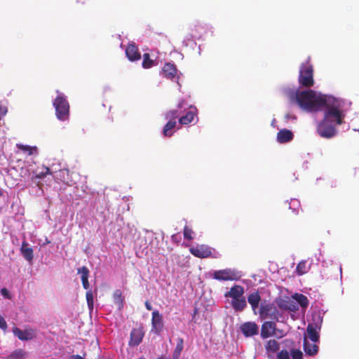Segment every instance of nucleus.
Masks as SVG:
<instances>
[{
	"label": "nucleus",
	"instance_id": "39448f33",
	"mask_svg": "<svg viewBox=\"0 0 359 359\" xmlns=\"http://www.w3.org/2000/svg\"><path fill=\"white\" fill-rule=\"evenodd\" d=\"M57 118L62 121H67L69 117V104L66 97L62 95H58L53 103Z\"/></svg>",
	"mask_w": 359,
	"mask_h": 359
},
{
	"label": "nucleus",
	"instance_id": "f03ea898",
	"mask_svg": "<svg viewBox=\"0 0 359 359\" xmlns=\"http://www.w3.org/2000/svg\"><path fill=\"white\" fill-rule=\"evenodd\" d=\"M295 100L302 109L309 111H319L337 100L332 96L317 95L312 90L296 92Z\"/></svg>",
	"mask_w": 359,
	"mask_h": 359
},
{
	"label": "nucleus",
	"instance_id": "423d86ee",
	"mask_svg": "<svg viewBox=\"0 0 359 359\" xmlns=\"http://www.w3.org/2000/svg\"><path fill=\"white\" fill-rule=\"evenodd\" d=\"M258 314L260 318L263 320L269 318L276 321H278L281 316L276 306L271 303H266V301L261 303Z\"/></svg>",
	"mask_w": 359,
	"mask_h": 359
},
{
	"label": "nucleus",
	"instance_id": "412c9836",
	"mask_svg": "<svg viewBox=\"0 0 359 359\" xmlns=\"http://www.w3.org/2000/svg\"><path fill=\"white\" fill-rule=\"evenodd\" d=\"M77 272L81 275V278L83 288L88 290L90 287L88 282L89 269L86 266H83L81 268L78 269Z\"/></svg>",
	"mask_w": 359,
	"mask_h": 359
},
{
	"label": "nucleus",
	"instance_id": "9b49d317",
	"mask_svg": "<svg viewBox=\"0 0 359 359\" xmlns=\"http://www.w3.org/2000/svg\"><path fill=\"white\" fill-rule=\"evenodd\" d=\"M283 343L285 347L290 349L292 359H303V353L299 348H296L294 341L286 339Z\"/></svg>",
	"mask_w": 359,
	"mask_h": 359
},
{
	"label": "nucleus",
	"instance_id": "de8ad7c7",
	"mask_svg": "<svg viewBox=\"0 0 359 359\" xmlns=\"http://www.w3.org/2000/svg\"><path fill=\"white\" fill-rule=\"evenodd\" d=\"M183 103H184V102H183V101H182L181 102H180V103L178 104V106H177V107H178V108H182V105H183Z\"/></svg>",
	"mask_w": 359,
	"mask_h": 359
},
{
	"label": "nucleus",
	"instance_id": "c03bdc74",
	"mask_svg": "<svg viewBox=\"0 0 359 359\" xmlns=\"http://www.w3.org/2000/svg\"><path fill=\"white\" fill-rule=\"evenodd\" d=\"M71 359H84L82 356L79 355H72L70 357Z\"/></svg>",
	"mask_w": 359,
	"mask_h": 359
},
{
	"label": "nucleus",
	"instance_id": "a18cd8bd",
	"mask_svg": "<svg viewBox=\"0 0 359 359\" xmlns=\"http://www.w3.org/2000/svg\"><path fill=\"white\" fill-rule=\"evenodd\" d=\"M76 3L84 4L87 0H75Z\"/></svg>",
	"mask_w": 359,
	"mask_h": 359
},
{
	"label": "nucleus",
	"instance_id": "5701e85b",
	"mask_svg": "<svg viewBox=\"0 0 359 359\" xmlns=\"http://www.w3.org/2000/svg\"><path fill=\"white\" fill-rule=\"evenodd\" d=\"M16 147L22 153L28 156L38 154V148L35 146L32 147L19 143L16 144Z\"/></svg>",
	"mask_w": 359,
	"mask_h": 359
},
{
	"label": "nucleus",
	"instance_id": "b1692460",
	"mask_svg": "<svg viewBox=\"0 0 359 359\" xmlns=\"http://www.w3.org/2000/svg\"><path fill=\"white\" fill-rule=\"evenodd\" d=\"M21 252L23 257L28 262H32L34 257L33 249L28 247V243L26 241H23L21 247Z\"/></svg>",
	"mask_w": 359,
	"mask_h": 359
},
{
	"label": "nucleus",
	"instance_id": "7c9ffc66",
	"mask_svg": "<svg viewBox=\"0 0 359 359\" xmlns=\"http://www.w3.org/2000/svg\"><path fill=\"white\" fill-rule=\"evenodd\" d=\"M113 298L115 304L118 305V308L122 309L123 307L124 299L120 290L114 291Z\"/></svg>",
	"mask_w": 359,
	"mask_h": 359
},
{
	"label": "nucleus",
	"instance_id": "4c0bfd02",
	"mask_svg": "<svg viewBox=\"0 0 359 359\" xmlns=\"http://www.w3.org/2000/svg\"><path fill=\"white\" fill-rule=\"evenodd\" d=\"M193 233H194V231L191 228H189L187 226H184V230H183V234H184V237L185 239H187L189 241L192 240L193 239V236H192Z\"/></svg>",
	"mask_w": 359,
	"mask_h": 359
},
{
	"label": "nucleus",
	"instance_id": "9d476101",
	"mask_svg": "<svg viewBox=\"0 0 359 359\" xmlns=\"http://www.w3.org/2000/svg\"><path fill=\"white\" fill-rule=\"evenodd\" d=\"M13 332L15 337L22 341L31 340L35 337V332L32 329L22 330L18 327H14Z\"/></svg>",
	"mask_w": 359,
	"mask_h": 359
},
{
	"label": "nucleus",
	"instance_id": "1a4fd4ad",
	"mask_svg": "<svg viewBox=\"0 0 359 359\" xmlns=\"http://www.w3.org/2000/svg\"><path fill=\"white\" fill-rule=\"evenodd\" d=\"M241 332L246 337L258 334L259 326L255 322H246L240 327Z\"/></svg>",
	"mask_w": 359,
	"mask_h": 359
},
{
	"label": "nucleus",
	"instance_id": "6ab92c4d",
	"mask_svg": "<svg viewBox=\"0 0 359 359\" xmlns=\"http://www.w3.org/2000/svg\"><path fill=\"white\" fill-rule=\"evenodd\" d=\"M307 337V339H310L311 342L318 343L319 342L320 335L318 332L316 330V327L313 324H309L306 327V334H305Z\"/></svg>",
	"mask_w": 359,
	"mask_h": 359
},
{
	"label": "nucleus",
	"instance_id": "2f4dec72",
	"mask_svg": "<svg viewBox=\"0 0 359 359\" xmlns=\"http://www.w3.org/2000/svg\"><path fill=\"white\" fill-rule=\"evenodd\" d=\"M154 61L150 58L149 53H144L143 55V61L142 63V67L144 69H149L153 67Z\"/></svg>",
	"mask_w": 359,
	"mask_h": 359
},
{
	"label": "nucleus",
	"instance_id": "a878e982",
	"mask_svg": "<svg viewBox=\"0 0 359 359\" xmlns=\"http://www.w3.org/2000/svg\"><path fill=\"white\" fill-rule=\"evenodd\" d=\"M204 28L200 25H195L191 29V33L187 36L188 40L199 39L202 36V31Z\"/></svg>",
	"mask_w": 359,
	"mask_h": 359
},
{
	"label": "nucleus",
	"instance_id": "aec40b11",
	"mask_svg": "<svg viewBox=\"0 0 359 359\" xmlns=\"http://www.w3.org/2000/svg\"><path fill=\"white\" fill-rule=\"evenodd\" d=\"M294 135L287 129H282L277 133V140L279 143H286L292 140Z\"/></svg>",
	"mask_w": 359,
	"mask_h": 359
},
{
	"label": "nucleus",
	"instance_id": "09e8293b",
	"mask_svg": "<svg viewBox=\"0 0 359 359\" xmlns=\"http://www.w3.org/2000/svg\"><path fill=\"white\" fill-rule=\"evenodd\" d=\"M180 355H177V357L176 358L175 353H173V354H172V359H180Z\"/></svg>",
	"mask_w": 359,
	"mask_h": 359
},
{
	"label": "nucleus",
	"instance_id": "6e6552de",
	"mask_svg": "<svg viewBox=\"0 0 359 359\" xmlns=\"http://www.w3.org/2000/svg\"><path fill=\"white\" fill-rule=\"evenodd\" d=\"M189 252L198 258H207L211 256L212 250L206 245H197L189 248Z\"/></svg>",
	"mask_w": 359,
	"mask_h": 359
},
{
	"label": "nucleus",
	"instance_id": "49530a36",
	"mask_svg": "<svg viewBox=\"0 0 359 359\" xmlns=\"http://www.w3.org/2000/svg\"><path fill=\"white\" fill-rule=\"evenodd\" d=\"M280 306L281 308H284V309H290V310H291V309H292L290 308V306H287V305H285V306L280 305Z\"/></svg>",
	"mask_w": 359,
	"mask_h": 359
},
{
	"label": "nucleus",
	"instance_id": "4be33fe9",
	"mask_svg": "<svg viewBox=\"0 0 359 359\" xmlns=\"http://www.w3.org/2000/svg\"><path fill=\"white\" fill-rule=\"evenodd\" d=\"M151 324L154 329L161 330L163 326V319L158 311H154L152 313Z\"/></svg>",
	"mask_w": 359,
	"mask_h": 359
},
{
	"label": "nucleus",
	"instance_id": "58836bf2",
	"mask_svg": "<svg viewBox=\"0 0 359 359\" xmlns=\"http://www.w3.org/2000/svg\"><path fill=\"white\" fill-rule=\"evenodd\" d=\"M277 359H290L289 352L287 350H281L277 353Z\"/></svg>",
	"mask_w": 359,
	"mask_h": 359
},
{
	"label": "nucleus",
	"instance_id": "72a5a7b5",
	"mask_svg": "<svg viewBox=\"0 0 359 359\" xmlns=\"http://www.w3.org/2000/svg\"><path fill=\"white\" fill-rule=\"evenodd\" d=\"M296 300L302 308H306L309 305V300L304 294H297Z\"/></svg>",
	"mask_w": 359,
	"mask_h": 359
},
{
	"label": "nucleus",
	"instance_id": "2eb2a0df",
	"mask_svg": "<svg viewBox=\"0 0 359 359\" xmlns=\"http://www.w3.org/2000/svg\"><path fill=\"white\" fill-rule=\"evenodd\" d=\"M57 177L63 183L72 186L76 184V181L72 178L70 175V171L68 169L64 168L58 171Z\"/></svg>",
	"mask_w": 359,
	"mask_h": 359
},
{
	"label": "nucleus",
	"instance_id": "0eeeda50",
	"mask_svg": "<svg viewBox=\"0 0 359 359\" xmlns=\"http://www.w3.org/2000/svg\"><path fill=\"white\" fill-rule=\"evenodd\" d=\"M213 278L218 280H238L240 276L238 273L234 269H226L222 270L215 271L213 273Z\"/></svg>",
	"mask_w": 359,
	"mask_h": 359
},
{
	"label": "nucleus",
	"instance_id": "7ed1b4c3",
	"mask_svg": "<svg viewBox=\"0 0 359 359\" xmlns=\"http://www.w3.org/2000/svg\"><path fill=\"white\" fill-rule=\"evenodd\" d=\"M244 292L245 290L242 285H235L224 294L226 297L231 298V306L235 311H243L247 306Z\"/></svg>",
	"mask_w": 359,
	"mask_h": 359
},
{
	"label": "nucleus",
	"instance_id": "cd10ccee",
	"mask_svg": "<svg viewBox=\"0 0 359 359\" xmlns=\"http://www.w3.org/2000/svg\"><path fill=\"white\" fill-rule=\"evenodd\" d=\"M310 266L307 265L306 260H302L297 264L296 267V273L298 276H302L309 272Z\"/></svg>",
	"mask_w": 359,
	"mask_h": 359
},
{
	"label": "nucleus",
	"instance_id": "473e14b6",
	"mask_svg": "<svg viewBox=\"0 0 359 359\" xmlns=\"http://www.w3.org/2000/svg\"><path fill=\"white\" fill-rule=\"evenodd\" d=\"M183 348H184V340L182 338L179 337L177 339L176 347L173 351L176 358L177 357V355H180L181 352L183 350Z\"/></svg>",
	"mask_w": 359,
	"mask_h": 359
},
{
	"label": "nucleus",
	"instance_id": "f704fd0d",
	"mask_svg": "<svg viewBox=\"0 0 359 359\" xmlns=\"http://www.w3.org/2000/svg\"><path fill=\"white\" fill-rule=\"evenodd\" d=\"M87 304L89 310L91 311L93 309V294L91 290H88L86 294Z\"/></svg>",
	"mask_w": 359,
	"mask_h": 359
},
{
	"label": "nucleus",
	"instance_id": "c85d7f7f",
	"mask_svg": "<svg viewBox=\"0 0 359 359\" xmlns=\"http://www.w3.org/2000/svg\"><path fill=\"white\" fill-rule=\"evenodd\" d=\"M195 116L196 114L192 111H189L184 116L179 118V123L181 125H188L194 121Z\"/></svg>",
	"mask_w": 359,
	"mask_h": 359
},
{
	"label": "nucleus",
	"instance_id": "ddd939ff",
	"mask_svg": "<svg viewBox=\"0 0 359 359\" xmlns=\"http://www.w3.org/2000/svg\"><path fill=\"white\" fill-rule=\"evenodd\" d=\"M144 335V332L142 327L133 329L130 332V345L133 346L139 345L142 342Z\"/></svg>",
	"mask_w": 359,
	"mask_h": 359
},
{
	"label": "nucleus",
	"instance_id": "f3484780",
	"mask_svg": "<svg viewBox=\"0 0 359 359\" xmlns=\"http://www.w3.org/2000/svg\"><path fill=\"white\" fill-rule=\"evenodd\" d=\"M248 302L250 304L254 313L257 314V310L258 309L261 302L259 292L258 291L251 292L248 297Z\"/></svg>",
	"mask_w": 359,
	"mask_h": 359
},
{
	"label": "nucleus",
	"instance_id": "a211bd4d",
	"mask_svg": "<svg viewBox=\"0 0 359 359\" xmlns=\"http://www.w3.org/2000/svg\"><path fill=\"white\" fill-rule=\"evenodd\" d=\"M177 69L175 65L170 62L165 63L162 69V74L168 79H174L176 76Z\"/></svg>",
	"mask_w": 359,
	"mask_h": 359
},
{
	"label": "nucleus",
	"instance_id": "e433bc0d",
	"mask_svg": "<svg viewBox=\"0 0 359 359\" xmlns=\"http://www.w3.org/2000/svg\"><path fill=\"white\" fill-rule=\"evenodd\" d=\"M25 351L22 349H16L10 355L13 359H24Z\"/></svg>",
	"mask_w": 359,
	"mask_h": 359
},
{
	"label": "nucleus",
	"instance_id": "8fccbe9b",
	"mask_svg": "<svg viewBox=\"0 0 359 359\" xmlns=\"http://www.w3.org/2000/svg\"><path fill=\"white\" fill-rule=\"evenodd\" d=\"M2 194H3V193H2L1 190L0 189V196H1Z\"/></svg>",
	"mask_w": 359,
	"mask_h": 359
},
{
	"label": "nucleus",
	"instance_id": "f257e3e1",
	"mask_svg": "<svg viewBox=\"0 0 359 359\" xmlns=\"http://www.w3.org/2000/svg\"><path fill=\"white\" fill-rule=\"evenodd\" d=\"M345 114L340 109V102L337 100L325 108L323 118L317 123V134L325 139L334 137L337 130L336 126L341 125L344 121Z\"/></svg>",
	"mask_w": 359,
	"mask_h": 359
},
{
	"label": "nucleus",
	"instance_id": "c9c22d12",
	"mask_svg": "<svg viewBox=\"0 0 359 359\" xmlns=\"http://www.w3.org/2000/svg\"><path fill=\"white\" fill-rule=\"evenodd\" d=\"M179 111L177 109H171L166 112L165 118L168 120H175L176 121L177 118L179 116Z\"/></svg>",
	"mask_w": 359,
	"mask_h": 359
},
{
	"label": "nucleus",
	"instance_id": "bb28decb",
	"mask_svg": "<svg viewBox=\"0 0 359 359\" xmlns=\"http://www.w3.org/2000/svg\"><path fill=\"white\" fill-rule=\"evenodd\" d=\"M177 126V121L175 120H169L163 128V133L164 136L171 137L173 134L172 131Z\"/></svg>",
	"mask_w": 359,
	"mask_h": 359
},
{
	"label": "nucleus",
	"instance_id": "79ce46f5",
	"mask_svg": "<svg viewBox=\"0 0 359 359\" xmlns=\"http://www.w3.org/2000/svg\"><path fill=\"white\" fill-rule=\"evenodd\" d=\"M1 294H2L4 297L8 298V299H9V298H10L9 292H8V290H7L6 288H3V289H1Z\"/></svg>",
	"mask_w": 359,
	"mask_h": 359
},
{
	"label": "nucleus",
	"instance_id": "ea45409f",
	"mask_svg": "<svg viewBox=\"0 0 359 359\" xmlns=\"http://www.w3.org/2000/svg\"><path fill=\"white\" fill-rule=\"evenodd\" d=\"M0 328L6 330L7 328V323L4 318L0 315Z\"/></svg>",
	"mask_w": 359,
	"mask_h": 359
},
{
	"label": "nucleus",
	"instance_id": "37998d69",
	"mask_svg": "<svg viewBox=\"0 0 359 359\" xmlns=\"http://www.w3.org/2000/svg\"><path fill=\"white\" fill-rule=\"evenodd\" d=\"M144 304H145V307L147 310H149V311L152 310V306L148 301H146Z\"/></svg>",
	"mask_w": 359,
	"mask_h": 359
},
{
	"label": "nucleus",
	"instance_id": "393cba45",
	"mask_svg": "<svg viewBox=\"0 0 359 359\" xmlns=\"http://www.w3.org/2000/svg\"><path fill=\"white\" fill-rule=\"evenodd\" d=\"M279 348V343L276 339H269L265 344V349L267 353H275Z\"/></svg>",
	"mask_w": 359,
	"mask_h": 359
},
{
	"label": "nucleus",
	"instance_id": "20e7f679",
	"mask_svg": "<svg viewBox=\"0 0 359 359\" xmlns=\"http://www.w3.org/2000/svg\"><path fill=\"white\" fill-rule=\"evenodd\" d=\"M298 80L299 84L305 88H310L314 85L313 67L309 60L300 65Z\"/></svg>",
	"mask_w": 359,
	"mask_h": 359
},
{
	"label": "nucleus",
	"instance_id": "a19ab883",
	"mask_svg": "<svg viewBox=\"0 0 359 359\" xmlns=\"http://www.w3.org/2000/svg\"><path fill=\"white\" fill-rule=\"evenodd\" d=\"M7 113V108L6 107L0 105V120L2 117H4L6 114Z\"/></svg>",
	"mask_w": 359,
	"mask_h": 359
},
{
	"label": "nucleus",
	"instance_id": "c756f323",
	"mask_svg": "<svg viewBox=\"0 0 359 359\" xmlns=\"http://www.w3.org/2000/svg\"><path fill=\"white\" fill-rule=\"evenodd\" d=\"M43 170L39 172H34L32 177V181L34 182H36L37 180L44 178L47 175L50 174V168L48 167L44 166L43 168Z\"/></svg>",
	"mask_w": 359,
	"mask_h": 359
},
{
	"label": "nucleus",
	"instance_id": "f8f14e48",
	"mask_svg": "<svg viewBox=\"0 0 359 359\" xmlns=\"http://www.w3.org/2000/svg\"><path fill=\"white\" fill-rule=\"evenodd\" d=\"M276 324L272 321L264 322L261 327V337L263 339H266L276 334Z\"/></svg>",
	"mask_w": 359,
	"mask_h": 359
},
{
	"label": "nucleus",
	"instance_id": "dca6fc26",
	"mask_svg": "<svg viewBox=\"0 0 359 359\" xmlns=\"http://www.w3.org/2000/svg\"><path fill=\"white\" fill-rule=\"evenodd\" d=\"M303 348L305 353L310 356L316 355L318 351L317 343H310L306 336L304 337Z\"/></svg>",
	"mask_w": 359,
	"mask_h": 359
},
{
	"label": "nucleus",
	"instance_id": "4468645a",
	"mask_svg": "<svg viewBox=\"0 0 359 359\" xmlns=\"http://www.w3.org/2000/svg\"><path fill=\"white\" fill-rule=\"evenodd\" d=\"M126 54L128 60L130 61H137L141 58V54L137 46L133 43L128 45L126 49Z\"/></svg>",
	"mask_w": 359,
	"mask_h": 359
}]
</instances>
